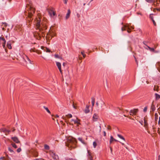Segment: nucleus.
<instances>
[{
	"mask_svg": "<svg viewBox=\"0 0 160 160\" xmlns=\"http://www.w3.org/2000/svg\"><path fill=\"white\" fill-rule=\"evenodd\" d=\"M34 22L36 29L39 31L34 32V36L37 39L40 40L41 37L44 38L45 36V31L47 29V20L44 18L41 22V18L38 17L35 19Z\"/></svg>",
	"mask_w": 160,
	"mask_h": 160,
	"instance_id": "f257e3e1",
	"label": "nucleus"
},
{
	"mask_svg": "<svg viewBox=\"0 0 160 160\" xmlns=\"http://www.w3.org/2000/svg\"><path fill=\"white\" fill-rule=\"evenodd\" d=\"M26 9L28 11L24 12V14L26 15H27V24L28 27L31 25V23H32V20L33 19V18L32 17L33 14L34 13L35 9L32 5L31 3L27 4L26 6Z\"/></svg>",
	"mask_w": 160,
	"mask_h": 160,
	"instance_id": "f03ea898",
	"label": "nucleus"
},
{
	"mask_svg": "<svg viewBox=\"0 0 160 160\" xmlns=\"http://www.w3.org/2000/svg\"><path fill=\"white\" fill-rule=\"evenodd\" d=\"M77 141L75 138L72 137H69L67 139L66 145L68 146L70 150L76 148Z\"/></svg>",
	"mask_w": 160,
	"mask_h": 160,
	"instance_id": "7ed1b4c3",
	"label": "nucleus"
},
{
	"mask_svg": "<svg viewBox=\"0 0 160 160\" xmlns=\"http://www.w3.org/2000/svg\"><path fill=\"white\" fill-rule=\"evenodd\" d=\"M23 58L25 62V63H23L24 66H27V64H32V61L27 56L25 55L23 56Z\"/></svg>",
	"mask_w": 160,
	"mask_h": 160,
	"instance_id": "20e7f679",
	"label": "nucleus"
},
{
	"mask_svg": "<svg viewBox=\"0 0 160 160\" xmlns=\"http://www.w3.org/2000/svg\"><path fill=\"white\" fill-rule=\"evenodd\" d=\"M48 12L50 15L51 17H53L55 16L56 13L53 10V8L48 9Z\"/></svg>",
	"mask_w": 160,
	"mask_h": 160,
	"instance_id": "39448f33",
	"label": "nucleus"
},
{
	"mask_svg": "<svg viewBox=\"0 0 160 160\" xmlns=\"http://www.w3.org/2000/svg\"><path fill=\"white\" fill-rule=\"evenodd\" d=\"M138 109H133L131 110L130 112V115H135L138 112Z\"/></svg>",
	"mask_w": 160,
	"mask_h": 160,
	"instance_id": "423d86ee",
	"label": "nucleus"
},
{
	"mask_svg": "<svg viewBox=\"0 0 160 160\" xmlns=\"http://www.w3.org/2000/svg\"><path fill=\"white\" fill-rule=\"evenodd\" d=\"M11 139L16 143H20V141L18 138L16 137H12L11 138Z\"/></svg>",
	"mask_w": 160,
	"mask_h": 160,
	"instance_id": "0eeeda50",
	"label": "nucleus"
},
{
	"mask_svg": "<svg viewBox=\"0 0 160 160\" xmlns=\"http://www.w3.org/2000/svg\"><path fill=\"white\" fill-rule=\"evenodd\" d=\"M31 52H35L38 54H41L42 53V52L41 51L38 50H35V48L34 49H31L30 50Z\"/></svg>",
	"mask_w": 160,
	"mask_h": 160,
	"instance_id": "6e6552de",
	"label": "nucleus"
},
{
	"mask_svg": "<svg viewBox=\"0 0 160 160\" xmlns=\"http://www.w3.org/2000/svg\"><path fill=\"white\" fill-rule=\"evenodd\" d=\"M51 155L52 156V157L55 160H58V156L56 155L55 154L53 153V152L51 154Z\"/></svg>",
	"mask_w": 160,
	"mask_h": 160,
	"instance_id": "1a4fd4ad",
	"label": "nucleus"
},
{
	"mask_svg": "<svg viewBox=\"0 0 160 160\" xmlns=\"http://www.w3.org/2000/svg\"><path fill=\"white\" fill-rule=\"evenodd\" d=\"M7 129L5 128H2L0 129V131L1 132H3L5 133V134L6 135H8V133H6Z\"/></svg>",
	"mask_w": 160,
	"mask_h": 160,
	"instance_id": "9d476101",
	"label": "nucleus"
},
{
	"mask_svg": "<svg viewBox=\"0 0 160 160\" xmlns=\"http://www.w3.org/2000/svg\"><path fill=\"white\" fill-rule=\"evenodd\" d=\"M71 13V11L70 9H68V12L65 17V18L66 19H68L70 16V14Z\"/></svg>",
	"mask_w": 160,
	"mask_h": 160,
	"instance_id": "9b49d317",
	"label": "nucleus"
},
{
	"mask_svg": "<svg viewBox=\"0 0 160 160\" xmlns=\"http://www.w3.org/2000/svg\"><path fill=\"white\" fill-rule=\"evenodd\" d=\"M118 141L117 140L115 139L112 136H110V141H109V143L110 144H111L112 143V142L113 141Z\"/></svg>",
	"mask_w": 160,
	"mask_h": 160,
	"instance_id": "f8f14e48",
	"label": "nucleus"
},
{
	"mask_svg": "<svg viewBox=\"0 0 160 160\" xmlns=\"http://www.w3.org/2000/svg\"><path fill=\"white\" fill-rule=\"evenodd\" d=\"M89 108V106H86V109L84 110V112L86 113H87L89 112L90 111Z\"/></svg>",
	"mask_w": 160,
	"mask_h": 160,
	"instance_id": "ddd939ff",
	"label": "nucleus"
},
{
	"mask_svg": "<svg viewBox=\"0 0 160 160\" xmlns=\"http://www.w3.org/2000/svg\"><path fill=\"white\" fill-rule=\"evenodd\" d=\"M98 115L96 114H94L93 115V121H96L97 120V119L98 118Z\"/></svg>",
	"mask_w": 160,
	"mask_h": 160,
	"instance_id": "4468645a",
	"label": "nucleus"
},
{
	"mask_svg": "<svg viewBox=\"0 0 160 160\" xmlns=\"http://www.w3.org/2000/svg\"><path fill=\"white\" fill-rule=\"evenodd\" d=\"M41 48L42 49H44V51L47 52H51V51L48 48H47L42 47Z\"/></svg>",
	"mask_w": 160,
	"mask_h": 160,
	"instance_id": "2eb2a0df",
	"label": "nucleus"
},
{
	"mask_svg": "<svg viewBox=\"0 0 160 160\" xmlns=\"http://www.w3.org/2000/svg\"><path fill=\"white\" fill-rule=\"evenodd\" d=\"M151 109L152 110V112L154 111L155 110L156 108L155 106L153 104V103H152Z\"/></svg>",
	"mask_w": 160,
	"mask_h": 160,
	"instance_id": "dca6fc26",
	"label": "nucleus"
},
{
	"mask_svg": "<svg viewBox=\"0 0 160 160\" xmlns=\"http://www.w3.org/2000/svg\"><path fill=\"white\" fill-rule=\"evenodd\" d=\"M88 151V157L89 158H90L92 157V153H91V152H90V151L89 150H87Z\"/></svg>",
	"mask_w": 160,
	"mask_h": 160,
	"instance_id": "f3484780",
	"label": "nucleus"
},
{
	"mask_svg": "<svg viewBox=\"0 0 160 160\" xmlns=\"http://www.w3.org/2000/svg\"><path fill=\"white\" fill-rule=\"evenodd\" d=\"M128 27L126 25H124V27L122 28L121 30L122 31L125 30L127 29L128 28Z\"/></svg>",
	"mask_w": 160,
	"mask_h": 160,
	"instance_id": "a211bd4d",
	"label": "nucleus"
},
{
	"mask_svg": "<svg viewBox=\"0 0 160 160\" xmlns=\"http://www.w3.org/2000/svg\"><path fill=\"white\" fill-rule=\"evenodd\" d=\"M7 46L8 48L9 49H11L12 48L11 44L9 42H8Z\"/></svg>",
	"mask_w": 160,
	"mask_h": 160,
	"instance_id": "6ab92c4d",
	"label": "nucleus"
},
{
	"mask_svg": "<svg viewBox=\"0 0 160 160\" xmlns=\"http://www.w3.org/2000/svg\"><path fill=\"white\" fill-rule=\"evenodd\" d=\"M72 121H73L74 122V123L75 124H79V121L77 119V120L72 119Z\"/></svg>",
	"mask_w": 160,
	"mask_h": 160,
	"instance_id": "aec40b11",
	"label": "nucleus"
},
{
	"mask_svg": "<svg viewBox=\"0 0 160 160\" xmlns=\"http://www.w3.org/2000/svg\"><path fill=\"white\" fill-rule=\"evenodd\" d=\"M54 57L56 59H60V56L58 55V54H55L54 55Z\"/></svg>",
	"mask_w": 160,
	"mask_h": 160,
	"instance_id": "412c9836",
	"label": "nucleus"
},
{
	"mask_svg": "<svg viewBox=\"0 0 160 160\" xmlns=\"http://www.w3.org/2000/svg\"><path fill=\"white\" fill-rule=\"evenodd\" d=\"M91 100H92V106L93 107L94 105L95 98L93 97L92 98Z\"/></svg>",
	"mask_w": 160,
	"mask_h": 160,
	"instance_id": "4be33fe9",
	"label": "nucleus"
},
{
	"mask_svg": "<svg viewBox=\"0 0 160 160\" xmlns=\"http://www.w3.org/2000/svg\"><path fill=\"white\" fill-rule=\"evenodd\" d=\"M11 142H12L11 143V145L12 146L15 148H17V147L16 145L12 141Z\"/></svg>",
	"mask_w": 160,
	"mask_h": 160,
	"instance_id": "5701e85b",
	"label": "nucleus"
},
{
	"mask_svg": "<svg viewBox=\"0 0 160 160\" xmlns=\"http://www.w3.org/2000/svg\"><path fill=\"white\" fill-rule=\"evenodd\" d=\"M43 108L45 109V110L50 114H51V112L50 110L48 109V108L47 107H46L45 106H43Z\"/></svg>",
	"mask_w": 160,
	"mask_h": 160,
	"instance_id": "b1692460",
	"label": "nucleus"
},
{
	"mask_svg": "<svg viewBox=\"0 0 160 160\" xmlns=\"http://www.w3.org/2000/svg\"><path fill=\"white\" fill-rule=\"evenodd\" d=\"M117 136H118L119 138H121V139H122L124 141H125V138H124L121 135H120V134H118L117 135Z\"/></svg>",
	"mask_w": 160,
	"mask_h": 160,
	"instance_id": "393cba45",
	"label": "nucleus"
},
{
	"mask_svg": "<svg viewBox=\"0 0 160 160\" xmlns=\"http://www.w3.org/2000/svg\"><path fill=\"white\" fill-rule=\"evenodd\" d=\"M56 63L57 66L58 67V69L60 71V63L58 62H56Z\"/></svg>",
	"mask_w": 160,
	"mask_h": 160,
	"instance_id": "a878e982",
	"label": "nucleus"
},
{
	"mask_svg": "<svg viewBox=\"0 0 160 160\" xmlns=\"http://www.w3.org/2000/svg\"><path fill=\"white\" fill-rule=\"evenodd\" d=\"M78 140L80 142H81L83 144H84L85 143H84V141H83L82 139V138H78Z\"/></svg>",
	"mask_w": 160,
	"mask_h": 160,
	"instance_id": "bb28decb",
	"label": "nucleus"
},
{
	"mask_svg": "<svg viewBox=\"0 0 160 160\" xmlns=\"http://www.w3.org/2000/svg\"><path fill=\"white\" fill-rule=\"evenodd\" d=\"M155 96L156 99H158L160 98V95L158 94H155Z\"/></svg>",
	"mask_w": 160,
	"mask_h": 160,
	"instance_id": "cd10ccee",
	"label": "nucleus"
},
{
	"mask_svg": "<svg viewBox=\"0 0 160 160\" xmlns=\"http://www.w3.org/2000/svg\"><path fill=\"white\" fill-rule=\"evenodd\" d=\"M44 148L46 150H48L49 149V147L48 145L46 144L44 145Z\"/></svg>",
	"mask_w": 160,
	"mask_h": 160,
	"instance_id": "c85d7f7f",
	"label": "nucleus"
},
{
	"mask_svg": "<svg viewBox=\"0 0 160 160\" xmlns=\"http://www.w3.org/2000/svg\"><path fill=\"white\" fill-rule=\"evenodd\" d=\"M146 1L148 3H152L154 2L153 0H146Z\"/></svg>",
	"mask_w": 160,
	"mask_h": 160,
	"instance_id": "c756f323",
	"label": "nucleus"
},
{
	"mask_svg": "<svg viewBox=\"0 0 160 160\" xmlns=\"http://www.w3.org/2000/svg\"><path fill=\"white\" fill-rule=\"evenodd\" d=\"M0 40H2L3 42H6V41L5 39L3 37H0Z\"/></svg>",
	"mask_w": 160,
	"mask_h": 160,
	"instance_id": "7c9ffc66",
	"label": "nucleus"
},
{
	"mask_svg": "<svg viewBox=\"0 0 160 160\" xmlns=\"http://www.w3.org/2000/svg\"><path fill=\"white\" fill-rule=\"evenodd\" d=\"M93 147L94 148H95L97 146V144L96 142H94L93 143Z\"/></svg>",
	"mask_w": 160,
	"mask_h": 160,
	"instance_id": "2f4dec72",
	"label": "nucleus"
},
{
	"mask_svg": "<svg viewBox=\"0 0 160 160\" xmlns=\"http://www.w3.org/2000/svg\"><path fill=\"white\" fill-rule=\"evenodd\" d=\"M100 104L101 105V107L102 108L103 107V106L104 104V103L103 101H101L100 102Z\"/></svg>",
	"mask_w": 160,
	"mask_h": 160,
	"instance_id": "473e14b6",
	"label": "nucleus"
},
{
	"mask_svg": "<svg viewBox=\"0 0 160 160\" xmlns=\"http://www.w3.org/2000/svg\"><path fill=\"white\" fill-rule=\"evenodd\" d=\"M149 50L151 52H154L155 51L154 49L153 48H150Z\"/></svg>",
	"mask_w": 160,
	"mask_h": 160,
	"instance_id": "72a5a7b5",
	"label": "nucleus"
},
{
	"mask_svg": "<svg viewBox=\"0 0 160 160\" xmlns=\"http://www.w3.org/2000/svg\"><path fill=\"white\" fill-rule=\"evenodd\" d=\"M6 158V159L5 160H11V158H9L8 155H6V157H5Z\"/></svg>",
	"mask_w": 160,
	"mask_h": 160,
	"instance_id": "f704fd0d",
	"label": "nucleus"
},
{
	"mask_svg": "<svg viewBox=\"0 0 160 160\" xmlns=\"http://www.w3.org/2000/svg\"><path fill=\"white\" fill-rule=\"evenodd\" d=\"M144 126L145 127H146L148 125V123L146 121V120H145L144 119Z\"/></svg>",
	"mask_w": 160,
	"mask_h": 160,
	"instance_id": "c9c22d12",
	"label": "nucleus"
},
{
	"mask_svg": "<svg viewBox=\"0 0 160 160\" xmlns=\"http://www.w3.org/2000/svg\"><path fill=\"white\" fill-rule=\"evenodd\" d=\"M33 155L35 157H37L38 155V154L37 152H35L33 153Z\"/></svg>",
	"mask_w": 160,
	"mask_h": 160,
	"instance_id": "e433bc0d",
	"label": "nucleus"
},
{
	"mask_svg": "<svg viewBox=\"0 0 160 160\" xmlns=\"http://www.w3.org/2000/svg\"><path fill=\"white\" fill-rule=\"evenodd\" d=\"M81 53L83 56V58H85L86 57V55L85 54L84 52L82 51L81 52Z\"/></svg>",
	"mask_w": 160,
	"mask_h": 160,
	"instance_id": "4c0bfd02",
	"label": "nucleus"
},
{
	"mask_svg": "<svg viewBox=\"0 0 160 160\" xmlns=\"http://www.w3.org/2000/svg\"><path fill=\"white\" fill-rule=\"evenodd\" d=\"M17 151L18 152H19L21 151V149L20 148H19L17 149Z\"/></svg>",
	"mask_w": 160,
	"mask_h": 160,
	"instance_id": "58836bf2",
	"label": "nucleus"
},
{
	"mask_svg": "<svg viewBox=\"0 0 160 160\" xmlns=\"http://www.w3.org/2000/svg\"><path fill=\"white\" fill-rule=\"evenodd\" d=\"M3 159H4V160H6V158L4 157H1L0 158V160H3Z\"/></svg>",
	"mask_w": 160,
	"mask_h": 160,
	"instance_id": "ea45409f",
	"label": "nucleus"
},
{
	"mask_svg": "<svg viewBox=\"0 0 160 160\" xmlns=\"http://www.w3.org/2000/svg\"><path fill=\"white\" fill-rule=\"evenodd\" d=\"M8 150L10 152H13V150H12L10 148H8Z\"/></svg>",
	"mask_w": 160,
	"mask_h": 160,
	"instance_id": "a19ab883",
	"label": "nucleus"
},
{
	"mask_svg": "<svg viewBox=\"0 0 160 160\" xmlns=\"http://www.w3.org/2000/svg\"><path fill=\"white\" fill-rule=\"evenodd\" d=\"M147 107H146L144 108V109H143V111L144 112H146V111H147Z\"/></svg>",
	"mask_w": 160,
	"mask_h": 160,
	"instance_id": "79ce46f5",
	"label": "nucleus"
},
{
	"mask_svg": "<svg viewBox=\"0 0 160 160\" xmlns=\"http://www.w3.org/2000/svg\"><path fill=\"white\" fill-rule=\"evenodd\" d=\"M152 14H150V18L152 19V20H154V19H153V17L152 16Z\"/></svg>",
	"mask_w": 160,
	"mask_h": 160,
	"instance_id": "37998d69",
	"label": "nucleus"
},
{
	"mask_svg": "<svg viewBox=\"0 0 160 160\" xmlns=\"http://www.w3.org/2000/svg\"><path fill=\"white\" fill-rule=\"evenodd\" d=\"M63 2L65 4H66L67 3V2L68 0H62Z\"/></svg>",
	"mask_w": 160,
	"mask_h": 160,
	"instance_id": "c03bdc74",
	"label": "nucleus"
},
{
	"mask_svg": "<svg viewBox=\"0 0 160 160\" xmlns=\"http://www.w3.org/2000/svg\"><path fill=\"white\" fill-rule=\"evenodd\" d=\"M6 43V42H2V43H3L2 46H3V48H5V47Z\"/></svg>",
	"mask_w": 160,
	"mask_h": 160,
	"instance_id": "a18cd8bd",
	"label": "nucleus"
},
{
	"mask_svg": "<svg viewBox=\"0 0 160 160\" xmlns=\"http://www.w3.org/2000/svg\"><path fill=\"white\" fill-rule=\"evenodd\" d=\"M153 22V23L154 24V25H155V26H156V23L155 22V21L154 20H152Z\"/></svg>",
	"mask_w": 160,
	"mask_h": 160,
	"instance_id": "49530a36",
	"label": "nucleus"
},
{
	"mask_svg": "<svg viewBox=\"0 0 160 160\" xmlns=\"http://www.w3.org/2000/svg\"><path fill=\"white\" fill-rule=\"evenodd\" d=\"M2 24L4 25V27H6L7 26V24L5 22H3Z\"/></svg>",
	"mask_w": 160,
	"mask_h": 160,
	"instance_id": "de8ad7c7",
	"label": "nucleus"
},
{
	"mask_svg": "<svg viewBox=\"0 0 160 160\" xmlns=\"http://www.w3.org/2000/svg\"><path fill=\"white\" fill-rule=\"evenodd\" d=\"M11 132V131L10 130H7L6 133H8V134H9V132Z\"/></svg>",
	"mask_w": 160,
	"mask_h": 160,
	"instance_id": "09e8293b",
	"label": "nucleus"
},
{
	"mask_svg": "<svg viewBox=\"0 0 160 160\" xmlns=\"http://www.w3.org/2000/svg\"><path fill=\"white\" fill-rule=\"evenodd\" d=\"M146 46L147 47V48H145L147 49H150V47L147 45H146Z\"/></svg>",
	"mask_w": 160,
	"mask_h": 160,
	"instance_id": "8fccbe9b",
	"label": "nucleus"
},
{
	"mask_svg": "<svg viewBox=\"0 0 160 160\" xmlns=\"http://www.w3.org/2000/svg\"><path fill=\"white\" fill-rule=\"evenodd\" d=\"M103 135L105 137L106 136V132L105 131H103Z\"/></svg>",
	"mask_w": 160,
	"mask_h": 160,
	"instance_id": "3c124183",
	"label": "nucleus"
},
{
	"mask_svg": "<svg viewBox=\"0 0 160 160\" xmlns=\"http://www.w3.org/2000/svg\"><path fill=\"white\" fill-rule=\"evenodd\" d=\"M54 117L55 118H59V116L58 115H55L54 116Z\"/></svg>",
	"mask_w": 160,
	"mask_h": 160,
	"instance_id": "603ef678",
	"label": "nucleus"
},
{
	"mask_svg": "<svg viewBox=\"0 0 160 160\" xmlns=\"http://www.w3.org/2000/svg\"><path fill=\"white\" fill-rule=\"evenodd\" d=\"M68 117L71 118L72 117V115L71 114H69L68 115Z\"/></svg>",
	"mask_w": 160,
	"mask_h": 160,
	"instance_id": "864d4df0",
	"label": "nucleus"
},
{
	"mask_svg": "<svg viewBox=\"0 0 160 160\" xmlns=\"http://www.w3.org/2000/svg\"><path fill=\"white\" fill-rule=\"evenodd\" d=\"M156 118H157V119L158 118V116L157 115V113L155 114V119H156Z\"/></svg>",
	"mask_w": 160,
	"mask_h": 160,
	"instance_id": "5fc2aeb1",
	"label": "nucleus"
},
{
	"mask_svg": "<svg viewBox=\"0 0 160 160\" xmlns=\"http://www.w3.org/2000/svg\"><path fill=\"white\" fill-rule=\"evenodd\" d=\"M96 105L98 107H99L98 103V102H97L96 103Z\"/></svg>",
	"mask_w": 160,
	"mask_h": 160,
	"instance_id": "6e6d98bb",
	"label": "nucleus"
},
{
	"mask_svg": "<svg viewBox=\"0 0 160 160\" xmlns=\"http://www.w3.org/2000/svg\"><path fill=\"white\" fill-rule=\"evenodd\" d=\"M66 160H73L72 158H68L66 159Z\"/></svg>",
	"mask_w": 160,
	"mask_h": 160,
	"instance_id": "4d7b16f0",
	"label": "nucleus"
},
{
	"mask_svg": "<svg viewBox=\"0 0 160 160\" xmlns=\"http://www.w3.org/2000/svg\"><path fill=\"white\" fill-rule=\"evenodd\" d=\"M66 64L67 63L66 62H63V65L64 67L66 65Z\"/></svg>",
	"mask_w": 160,
	"mask_h": 160,
	"instance_id": "13d9d810",
	"label": "nucleus"
},
{
	"mask_svg": "<svg viewBox=\"0 0 160 160\" xmlns=\"http://www.w3.org/2000/svg\"><path fill=\"white\" fill-rule=\"evenodd\" d=\"M77 16L78 18H79L80 17V15L78 14H77Z\"/></svg>",
	"mask_w": 160,
	"mask_h": 160,
	"instance_id": "bf43d9fd",
	"label": "nucleus"
},
{
	"mask_svg": "<svg viewBox=\"0 0 160 160\" xmlns=\"http://www.w3.org/2000/svg\"><path fill=\"white\" fill-rule=\"evenodd\" d=\"M110 151H111V153H112V148L111 147H110Z\"/></svg>",
	"mask_w": 160,
	"mask_h": 160,
	"instance_id": "052dcab7",
	"label": "nucleus"
},
{
	"mask_svg": "<svg viewBox=\"0 0 160 160\" xmlns=\"http://www.w3.org/2000/svg\"><path fill=\"white\" fill-rule=\"evenodd\" d=\"M15 130V129L14 128H13L12 131V132H14Z\"/></svg>",
	"mask_w": 160,
	"mask_h": 160,
	"instance_id": "680f3d73",
	"label": "nucleus"
},
{
	"mask_svg": "<svg viewBox=\"0 0 160 160\" xmlns=\"http://www.w3.org/2000/svg\"><path fill=\"white\" fill-rule=\"evenodd\" d=\"M158 123L159 124H160V117L159 118V120Z\"/></svg>",
	"mask_w": 160,
	"mask_h": 160,
	"instance_id": "e2e57ef3",
	"label": "nucleus"
},
{
	"mask_svg": "<svg viewBox=\"0 0 160 160\" xmlns=\"http://www.w3.org/2000/svg\"><path fill=\"white\" fill-rule=\"evenodd\" d=\"M38 160H44L42 158H38Z\"/></svg>",
	"mask_w": 160,
	"mask_h": 160,
	"instance_id": "0e129e2a",
	"label": "nucleus"
},
{
	"mask_svg": "<svg viewBox=\"0 0 160 160\" xmlns=\"http://www.w3.org/2000/svg\"><path fill=\"white\" fill-rule=\"evenodd\" d=\"M89 158L90 159V160H93V157H92V158L91 157V158Z\"/></svg>",
	"mask_w": 160,
	"mask_h": 160,
	"instance_id": "69168bd1",
	"label": "nucleus"
},
{
	"mask_svg": "<svg viewBox=\"0 0 160 160\" xmlns=\"http://www.w3.org/2000/svg\"><path fill=\"white\" fill-rule=\"evenodd\" d=\"M107 129L108 130H110V128L109 127H108L107 128Z\"/></svg>",
	"mask_w": 160,
	"mask_h": 160,
	"instance_id": "338daca9",
	"label": "nucleus"
},
{
	"mask_svg": "<svg viewBox=\"0 0 160 160\" xmlns=\"http://www.w3.org/2000/svg\"><path fill=\"white\" fill-rule=\"evenodd\" d=\"M56 122H57L58 125H59V122H58V120H57Z\"/></svg>",
	"mask_w": 160,
	"mask_h": 160,
	"instance_id": "774afa93",
	"label": "nucleus"
}]
</instances>
